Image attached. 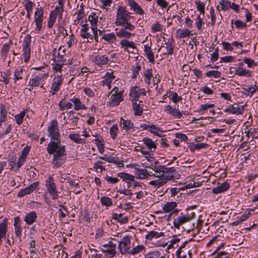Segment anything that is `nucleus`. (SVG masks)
<instances>
[{
	"label": "nucleus",
	"mask_w": 258,
	"mask_h": 258,
	"mask_svg": "<svg viewBox=\"0 0 258 258\" xmlns=\"http://www.w3.org/2000/svg\"><path fill=\"white\" fill-rule=\"evenodd\" d=\"M47 131L48 136L51 140L47 147V152L53 155L52 163L54 166L59 167L65 162L67 154L65 146L60 144V135L56 120H53L50 122Z\"/></svg>",
	"instance_id": "1"
},
{
	"label": "nucleus",
	"mask_w": 258,
	"mask_h": 258,
	"mask_svg": "<svg viewBox=\"0 0 258 258\" xmlns=\"http://www.w3.org/2000/svg\"><path fill=\"white\" fill-rule=\"evenodd\" d=\"M178 176L179 174H177L176 172L175 173L171 172V174L168 173V174H161V175H157V176H155L156 179L150 181L149 184L155 187H159L166 183L168 180L178 179Z\"/></svg>",
	"instance_id": "2"
},
{
	"label": "nucleus",
	"mask_w": 258,
	"mask_h": 258,
	"mask_svg": "<svg viewBox=\"0 0 258 258\" xmlns=\"http://www.w3.org/2000/svg\"><path fill=\"white\" fill-rule=\"evenodd\" d=\"M47 76V73H43L38 74L30 79L29 81V86H30V88H28L29 90L31 91L34 88L39 86H40L41 88H44L43 85L45 84Z\"/></svg>",
	"instance_id": "3"
},
{
	"label": "nucleus",
	"mask_w": 258,
	"mask_h": 258,
	"mask_svg": "<svg viewBox=\"0 0 258 258\" xmlns=\"http://www.w3.org/2000/svg\"><path fill=\"white\" fill-rule=\"evenodd\" d=\"M195 217L196 214L195 212L186 214L180 213L178 217L174 219L173 225L175 228L179 229L181 226L189 222L192 219H194Z\"/></svg>",
	"instance_id": "4"
},
{
	"label": "nucleus",
	"mask_w": 258,
	"mask_h": 258,
	"mask_svg": "<svg viewBox=\"0 0 258 258\" xmlns=\"http://www.w3.org/2000/svg\"><path fill=\"white\" fill-rule=\"evenodd\" d=\"M44 12L42 7L36 8L34 14V23L35 24V30L41 31L43 28V21L44 20Z\"/></svg>",
	"instance_id": "5"
},
{
	"label": "nucleus",
	"mask_w": 258,
	"mask_h": 258,
	"mask_svg": "<svg viewBox=\"0 0 258 258\" xmlns=\"http://www.w3.org/2000/svg\"><path fill=\"white\" fill-rule=\"evenodd\" d=\"M131 18L129 13L123 7L120 6L117 9L116 13V19L114 24L116 25L122 24L123 22L128 21Z\"/></svg>",
	"instance_id": "6"
},
{
	"label": "nucleus",
	"mask_w": 258,
	"mask_h": 258,
	"mask_svg": "<svg viewBox=\"0 0 258 258\" xmlns=\"http://www.w3.org/2000/svg\"><path fill=\"white\" fill-rule=\"evenodd\" d=\"M31 42V36L27 34L24 38L23 42V56L25 62H28L30 57V44Z\"/></svg>",
	"instance_id": "7"
},
{
	"label": "nucleus",
	"mask_w": 258,
	"mask_h": 258,
	"mask_svg": "<svg viewBox=\"0 0 258 258\" xmlns=\"http://www.w3.org/2000/svg\"><path fill=\"white\" fill-rule=\"evenodd\" d=\"M99 14L96 12H92L88 16V20L91 25V29L94 35V39L96 42L98 41L97 24L98 22Z\"/></svg>",
	"instance_id": "8"
},
{
	"label": "nucleus",
	"mask_w": 258,
	"mask_h": 258,
	"mask_svg": "<svg viewBox=\"0 0 258 258\" xmlns=\"http://www.w3.org/2000/svg\"><path fill=\"white\" fill-rule=\"evenodd\" d=\"M177 203L174 202H168L166 203L162 207V209L164 213L171 212L168 216V218L171 216L172 214H177L179 212V210L176 209Z\"/></svg>",
	"instance_id": "9"
},
{
	"label": "nucleus",
	"mask_w": 258,
	"mask_h": 258,
	"mask_svg": "<svg viewBox=\"0 0 258 258\" xmlns=\"http://www.w3.org/2000/svg\"><path fill=\"white\" fill-rule=\"evenodd\" d=\"M131 246V241L129 237L125 236L123 237L121 240L119 242L118 248L122 254H125L128 252V249Z\"/></svg>",
	"instance_id": "10"
},
{
	"label": "nucleus",
	"mask_w": 258,
	"mask_h": 258,
	"mask_svg": "<svg viewBox=\"0 0 258 258\" xmlns=\"http://www.w3.org/2000/svg\"><path fill=\"white\" fill-rule=\"evenodd\" d=\"M141 95L143 96L146 95V91L144 88L141 89L138 87H134L132 88L130 90V95L131 98H133L132 101L134 99L139 98Z\"/></svg>",
	"instance_id": "11"
},
{
	"label": "nucleus",
	"mask_w": 258,
	"mask_h": 258,
	"mask_svg": "<svg viewBox=\"0 0 258 258\" xmlns=\"http://www.w3.org/2000/svg\"><path fill=\"white\" fill-rule=\"evenodd\" d=\"M38 185V182H35L33 183L30 184L28 186L21 189L18 194V197H22L27 194L32 193L34 190H35Z\"/></svg>",
	"instance_id": "12"
},
{
	"label": "nucleus",
	"mask_w": 258,
	"mask_h": 258,
	"mask_svg": "<svg viewBox=\"0 0 258 258\" xmlns=\"http://www.w3.org/2000/svg\"><path fill=\"white\" fill-rule=\"evenodd\" d=\"M123 91L119 92L118 94H112L110 97L111 101L109 103V105L116 106L119 105L120 102L123 100L122 96Z\"/></svg>",
	"instance_id": "13"
},
{
	"label": "nucleus",
	"mask_w": 258,
	"mask_h": 258,
	"mask_svg": "<svg viewBox=\"0 0 258 258\" xmlns=\"http://www.w3.org/2000/svg\"><path fill=\"white\" fill-rule=\"evenodd\" d=\"M230 188V185L227 182H224L220 184L218 183V185L212 189V192L214 194H219L227 191Z\"/></svg>",
	"instance_id": "14"
},
{
	"label": "nucleus",
	"mask_w": 258,
	"mask_h": 258,
	"mask_svg": "<svg viewBox=\"0 0 258 258\" xmlns=\"http://www.w3.org/2000/svg\"><path fill=\"white\" fill-rule=\"evenodd\" d=\"M62 80L61 75H57L55 77L53 82L51 86V89L53 91L52 93L53 95L55 94L56 92L59 91Z\"/></svg>",
	"instance_id": "15"
},
{
	"label": "nucleus",
	"mask_w": 258,
	"mask_h": 258,
	"mask_svg": "<svg viewBox=\"0 0 258 258\" xmlns=\"http://www.w3.org/2000/svg\"><path fill=\"white\" fill-rule=\"evenodd\" d=\"M127 3L131 9L133 10L136 14L142 15L144 12L142 8L135 2V0H128Z\"/></svg>",
	"instance_id": "16"
},
{
	"label": "nucleus",
	"mask_w": 258,
	"mask_h": 258,
	"mask_svg": "<svg viewBox=\"0 0 258 258\" xmlns=\"http://www.w3.org/2000/svg\"><path fill=\"white\" fill-rule=\"evenodd\" d=\"M152 43L150 45L146 44L144 45V52L149 62L154 63V56L151 49Z\"/></svg>",
	"instance_id": "17"
},
{
	"label": "nucleus",
	"mask_w": 258,
	"mask_h": 258,
	"mask_svg": "<svg viewBox=\"0 0 258 258\" xmlns=\"http://www.w3.org/2000/svg\"><path fill=\"white\" fill-rule=\"evenodd\" d=\"M93 62L97 65L101 66L107 64L109 58L105 55H96L93 58Z\"/></svg>",
	"instance_id": "18"
},
{
	"label": "nucleus",
	"mask_w": 258,
	"mask_h": 258,
	"mask_svg": "<svg viewBox=\"0 0 258 258\" xmlns=\"http://www.w3.org/2000/svg\"><path fill=\"white\" fill-rule=\"evenodd\" d=\"M37 217L36 213L34 211H32L25 216L24 220L28 225H31L35 222Z\"/></svg>",
	"instance_id": "19"
},
{
	"label": "nucleus",
	"mask_w": 258,
	"mask_h": 258,
	"mask_svg": "<svg viewBox=\"0 0 258 258\" xmlns=\"http://www.w3.org/2000/svg\"><path fill=\"white\" fill-rule=\"evenodd\" d=\"M120 126L126 131L134 128V124L130 120H125L123 118H120Z\"/></svg>",
	"instance_id": "20"
},
{
	"label": "nucleus",
	"mask_w": 258,
	"mask_h": 258,
	"mask_svg": "<svg viewBox=\"0 0 258 258\" xmlns=\"http://www.w3.org/2000/svg\"><path fill=\"white\" fill-rule=\"evenodd\" d=\"M116 35L119 38H124L127 39L131 38L134 34H132L124 29L121 28L116 32Z\"/></svg>",
	"instance_id": "21"
},
{
	"label": "nucleus",
	"mask_w": 258,
	"mask_h": 258,
	"mask_svg": "<svg viewBox=\"0 0 258 258\" xmlns=\"http://www.w3.org/2000/svg\"><path fill=\"white\" fill-rule=\"evenodd\" d=\"M135 173L140 179H145L150 175H152L146 169L135 168Z\"/></svg>",
	"instance_id": "22"
},
{
	"label": "nucleus",
	"mask_w": 258,
	"mask_h": 258,
	"mask_svg": "<svg viewBox=\"0 0 258 258\" xmlns=\"http://www.w3.org/2000/svg\"><path fill=\"white\" fill-rule=\"evenodd\" d=\"M120 44L124 49L127 50L128 48L136 49V44L134 41H130L125 39H122L120 42Z\"/></svg>",
	"instance_id": "23"
},
{
	"label": "nucleus",
	"mask_w": 258,
	"mask_h": 258,
	"mask_svg": "<svg viewBox=\"0 0 258 258\" xmlns=\"http://www.w3.org/2000/svg\"><path fill=\"white\" fill-rule=\"evenodd\" d=\"M144 144L150 150L151 152L155 151L156 148V144L149 138H144L143 140Z\"/></svg>",
	"instance_id": "24"
},
{
	"label": "nucleus",
	"mask_w": 258,
	"mask_h": 258,
	"mask_svg": "<svg viewBox=\"0 0 258 258\" xmlns=\"http://www.w3.org/2000/svg\"><path fill=\"white\" fill-rule=\"evenodd\" d=\"M235 74L240 77H251V71L243 68H237Z\"/></svg>",
	"instance_id": "25"
},
{
	"label": "nucleus",
	"mask_w": 258,
	"mask_h": 258,
	"mask_svg": "<svg viewBox=\"0 0 258 258\" xmlns=\"http://www.w3.org/2000/svg\"><path fill=\"white\" fill-rule=\"evenodd\" d=\"M70 101L74 104V109L76 110L86 109V107L82 104L80 99L78 98L71 99Z\"/></svg>",
	"instance_id": "26"
},
{
	"label": "nucleus",
	"mask_w": 258,
	"mask_h": 258,
	"mask_svg": "<svg viewBox=\"0 0 258 258\" xmlns=\"http://www.w3.org/2000/svg\"><path fill=\"white\" fill-rule=\"evenodd\" d=\"M7 220L6 218L4 219L3 221L0 223V239L6 237L7 231Z\"/></svg>",
	"instance_id": "27"
},
{
	"label": "nucleus",
	"mask_w": 258,
	"mask_h": 258,
	"mask_svg": "<svg viewBox=\"0 0 258 258\" xmlns=\"http://www.w3.org/2000/svg\"><path fill=\"white\" fill-rule=\"evenodd\" d=\"M244 106L235 104L231 106V113L236 114H242Z\"/></svg>",
	"instance_id": "28"
},
{
	"label": "nucleus",
	"mask_w": 258,
	"mask_h": 258,
	"mask_svg": "<svg viewBox=\"0 0 258 258\" xmlns=\"http://www.w3.org/2000/svg\"><path fill=\"white\" fill-rule=\"evenodd\" d=\"M106 249H103L102 248L101 250L105 253H106V255L109 258H112L113 256H115L116 254V247L115 246H113V247H105Z\"/></svg>",
	"instance_id": "29"
},
{
	"label": "nucleus",
	"mask_w": 258,
	"mask_h": 258,
	"mask_svg": "<svg viewBox=\"0 0 258 258\" xmlns=\"http://www.w3.org/2000/svg\"><path fill=\"white\" fill-rule=\"evenodd\" d=\"M69 138L76 144H83L85 143V140L81 139L78 134H70L69 135Z\"/></svg>",
	"instance_id": "30"
},
{
	"label": "nucleus",
	"mask_w": 258,
	"mask_h": 258,
	"mask_svg": "<svg viewBox=\"0 0 258 258\" xmlns=\"http://www.w3.org/2000/svg\"><path fill=\"white\" fill-rule=\"evenodd\" d=\"M46 186L49 194L57 190L55 183L53 181L52 178H49V180L46 181Z\"/></svg>",
	"instance_id": "31"
},
{
	"label": "nucleus",
	"mask_w": 258,
	"mask_h": 258,
	"mask_svg": "<svg viewBox=\"0 0 258 258\" xmlns=\"http://www.w3.org/2000/svg\"><path fill=\"white\" fill-rule=\"evenodd\" d=\"M112 219L117 220L118 222L121 224H125L128 222L127 217H123L122 214H113L112 216Z\"/></svg>",
	"instance_id": "32"
},
{
	"label": "nucleus",
	"mask_w": 258,
	"mask_h": 258,
	"mask_svg": "<svg viewBox=\"0 0 258 258\" xmlns=\"http://www.w3.org/2000/svg\"><path fill=\"white\" fill-rule=\"evenodd\" d=\"M102 39H104L109 43H113L116 41V37L114 33H111L108 34H104L102 35Z\"/></svg>",
	"instance_id": "33"
},
{
	"label": "nucleus",
	"mask_w": 258,
	"mask_h": 258,
	"mask_svg": "<svg viewBox=\"0 0 258 258\" xmlns=\"http://www.w3.org/2000/svg\"><path fill=\"white\" fill-rule=\"evenodd\" d=\"M164 236L163 232H158L154 231H151L148 233L146 236V238L148 240H152L153 238H159Z\"/></svg>",
	"instance_id": "34"
},
{
	"label": "nucleus",
	"mask_w": 258,
	"mask_h": 258,
	"mask_svg": "<svg viewBox=\"0 0 258 258\" xmlns=\"http://www.w3.org/2000/svg\"><path fill=\"white\" fill-rule=\"evenodd\" d=\"M164 45L166 46H161L158 51H159L162 47H164L166 49V52L164 53V54L172 55L173 53L174 46L171 43L168 42L165 43Z\"/></svg>",
	"instance_id": "35"
},
{
	"label": "nucleus",
	"mask_w": 258,
	"mask_h": 258,
	"mask_svg": "<svg viewBox=\"0 0 258 258\" xmlns=\"http://www.w3.org/2000/svg\"><path fill=\"white\" fill-rule=\"evenodd\" d=\"M144 75L145 77V82L147 84L148 86L150 85L151 79L153 77L152 70L147 69L144 72Z\"/></svg>",
	"instance_id": "36"
},
{
	"label": "nucleus",
	"mask_w": 258,
	"mask_h": 258,
	"mask_svg": "<svg viewBox=\"0 0 258 258\" xmlns=\"http://www.w3.org/2000/svg\"><path fill=\"white\" fill-rule=\"evenodd\" d=\"M208 144L206 143H200L189 146V150L191 152H194L196 150H199L202 148H206L208 147Z\"/></svg>",
	"instance_id": "37"
},
{
	"label": "nucleus",
	"mask_w": 258,
	"mask_h": 258,
	"mask_svg": "<svg viewBox=\"0 0 258 258\" xmlns=\"http://www.w3.org/2000/svg\"><path fill=\"white\" fill-rule=\"evenodd\" d=\"M168 94L169 97L171 98L174 103H176L182 100V97L178 96L176 92L170 91Z\"/></svg>",
	"instance_id": "38"
},
{
	"label": "nucleus",
	"mask_w": 258,
	"mask_h": 258,
	"mask_svg": "<svg viewBox=\"0 0 258 258\" xmlns=\"http://www.w3.org/2000/svg\"><path fill=\"white\" fill-rule=\"evenodd\" d=\"M145 249V246L143 245H139L136 247H134L132 250L128 251V253L131 255H135L139 253L143 249Z\"/></svg>",
	"instance_id": "39"
},
{
	"label": "nucleus",
	"mask_w": 258,
	"mask_h": 258,
	"mask_svg": "<svg viewBox=\"0 0 258 258\" xmlns=\"http://www.w3.org/2000/svg\"><path fill=\"white\" fill-rule=\"evenodd\" d=\"M117 176L121 178L123 180L134 181L135 178L133 175L124 172L118 173Z\"/></svg>",
	"instance_id": "40"
},
{
	"label": "nucleus",
	"mask_w": 258,
	"mask_h": 258,
	"mask_svg": "<svg viewBox=\"0 0 258 258\" xmlns=\"http://www.w3.org/2000/svg\"><path fill=\"white\" fill-rule=\"evenodd\" d=\"M133 108L134 110L135 115H141L143 112V108L139 104L134 103L133 104Z\"/></svg>",
	"instance_id": "41"
},
{
	"label": "nucleus",
	"mask_w": 258,
	"mask_h": 258,
	"mask_svg": "<svg viewBox=\"0 0 258 258\" xmlns=\"http://www.w3.org/2000/svg\"><path fill=\"white\" fill-rule=\"evenodd\" d=\"M23 75V70L22 69L16 70L14 72V83H16L18 80L22 79Z\"/></svg>",
	"instance_id": "42"
},
{
	"label": "nucleus",
	"mask_w": 258,
	"mask_h": 258,
	"mask_svg": "<svg viewBox=\"0 0 258 258\" xmlns=\"http://www.w3.org/2000/svg\"><path fill=\"white\" fill-rule=\"evenodd\" d=\"M177 33L178 34L180 38H183L189 36L190 35L191 32L187 29L183 30L179 29L177 31Z\"/></svg>",
	"instance_id": "43"
},
{
	"label": "nucleus",
	"mask_w": 258,
	"mask_h": 258,
	"mask_svg": "<svg viewBox=\"0 0 258 258\" xmlns=\"http://www.w3.org/2000/svg\"><path fill=\"white\" fill-rule=\"evenodd\" d=\"M222 10L225 11L230 9L231 2L227 0H221L219 2Z\"/></svg>",
	"instance_id": "44"
},
{
	"label": "nucleus",
	"mask_w": 258,
	"mask_h": 258,
	"mask_svg": "<svg viewBox=\"0 0 258 258\" xmlns=\"http://www.w3.org/2000/svg\"><path fill=\"white\" fill-rule=\"evenodd\" d=\"M66 64L64 60H62L61 63L54 62V63L52 64V69L55 72L61 73L63 66Z\"/></svg>",
	"instance_id": "45"
},
{
	"label": "nucleus",
	"mask_w": 258,
	"mask_h": 258,
	"mask_svg": "<svg viewBox=\"0 0 258 258\" xmlns=\"http://www.w3.org/2000/svg\"><path fill=\"white\" fill-rule=\"evenodd\" d=\"M100 201L102 205L106 207H110L112 205L111 199L107 197H102Z\"/></svg>",
	"instance_id": "46"
},
{
	"label": "nucleus",
	"mask_w": 258,
	"mask_h": 258,
	"mask_svg": "<svg viewBox=\"0 0 258 258\" xmlns=\"http://www.w3.org/2000/svg\"><path fill=\"white\" fill-rule=\"evenodd\" d=\"M96 144L98 148V149L100 153H103L104 151V145L103 143V139L99 140V139H96Z\"/></svg>",
	"instance_id": "47"
},
{
	"label": "nucleus",
	"mask_w": 258,
	"mask_h": 258,
	"mask_svg": "<svg viewBox=\"0 0 258 258\" xmlns=\"http://www.w3.org/2000/svg\"><path fill=\"white\" fill-rule=\"evenodd\" d=\"M243 61L245 63L247 64V67L249 68H252L257 65V63L255 62L253 59L248 57H244Z\"/></svg>",
	"instance_id": "48"
},
{
	"label": "nucleus",
	"mask_w": 258,
	"mask_h": 258,
	"mask_svg": "<svg viewBox=\"0 0 258 258\" xmlns=\"http://www.w3.org/2000/svg\"><path fill=\"white\" fill-rule=\"evenodd\" d=\"M117 26H123L122 29L125 30H128L129 31H133L135 29V27L131 23H129L128 21L123 22L122 24H118Z\"/></svg>",
	"instance_id": "49"
},
{
	"label": "nucleus",
	"mask_w": 258,
	"mask_h": 258,
	"mask_svg": "<svg viewBox=\"0 0 258 258\" xmlns=\"http://www.w3.org/2000/svg\"><path fill=\"white\" fill-rule=\"evenodd\" d=\"M118 131V126L116 124H113L109 130L111 138L113 139H115L116 138V134Z\"/></svg>",
	"instance_id": "50"
},
{
	"label": "nucleus",
	"mask_w": 258,
	"mask_h": 258,
	"mask_svg": "<svg viewBox=\"0 0 258 258\" xmlns=\"http://www.w3.org/2000/svg\"><path fill=\"white\" fill-rule=\"evenodd\" d=\"M25 113L24 111H22L19 114L15 115V118L18 124L20 125L22 123Z\"/></svg>",
	"instance_id": "51"
},
{
	"label": "nucleus",
	"mask_w": 258,
	"mask_h": 258,
	"mask_svg": "<svg viewBox=\"0 0 258 258\" xmlns=\"http://www.w3.org/2000/svg\"><path fill=\"white\" fill-rule=\"evenodd\" d=\"M206 75L208 77H211L213 76L215 78H219L221 77V73L220 72L218 71H210L207 72L206 73Z\"/></svg>",
	"instance_id": "52"
},
{
	"label": "nucleus",
	"mask_w": 258,
	"mask_h": 258,
	"mask_svg": "<svg viewBox=\"0 0 258 258\" xmlns=\"http://www.w3.org/2000/svg\"><path fill=\"white\" fill-rule=\"evenodd\" d=\"M196 5L197 6V9L199 11L201 14L204 15L205 14V4L203 2H201L200 1H196Z\"/></svg>",
	"instance_id": "53"
},
{
	"label": "nucleus",
	"mask_w": 258,
	"mask_h": 258,
	"mask_svg": "<svg viewBox=\"0 0 258 258\" xmlns=\"http://www.w3.org/2000/svg\"><path fill=\"white\" fill-rule=\"evenodd\" d=\"M55 20H56V16L53 15L52 12H51L50 13L49 20H48V23H47V26L49 28H51L53 27L54 23L55 21Z\"/></svg>",
	"instance_id": "54"
},
{
	"label": "nucleus",
	"mask_w": 258,
	"mask_h": 258,
	"mask_svg": "<svg viewBox=\"0 0 258 258\" xmlns=\"http://www.w3.org/2000/svg\"><path fill=\"white\" fill-rule=\"evenodd\" d=\"M10 48V46L9 44H4L1 50V53L4 57L6 58L7 57V52L9 51Z\"/></svg>",
	"instance_id": "55"
},
{
	"label": "nucleus",
	"mask_w": 258,
	"mask_h": 258,
	"mask_svg": "<svg viewBox=\"0 0 258 258\" xmlns=\"http://www.w3.org/2000/svg\"><path fill=\"white\" fill-rule=\"evenodd\" d=\"M135 150L136 151H140L143 155H150L149 150H145V148L140 145L135 146Z\"/></svg>",
	"instance_id": "56"
},
{
	"label": "nucleus",
	"mask_w": 258,
	"mask_h": 258,
	"mask_svg": "<svg viewBox=\"0 0 258 258\" xmlns=\"http://www.w3.org/2000/svg\"><path fill=\"white\" fill-rule=\"evenodd\" d=\"M160 131L159 128L156 127L154 125H151V127H150V128L149 129V131L153 134L154 135L161 137L160 134L159 133L158 131Z\"/></svg>",
	"instance_id": "57"
},
{
	"label": "nucleus",
	"mask_w": 258,
	"mask_h": 258,
	"mask_svg": "<svg viewBox=\"0 0 258 258\" xmlns=\"http://www.w3.org/2000/svg\"><path fill=\"white\" fill-rule=\"evenodd\" d=\"M221 62H229L234 60L235 58L232 56H226L220 58Z\"/></svg>",
	"instance_id": "58"
},
{
	"label": "nucleus",
	"mask_w": 258,
	"mask_h": 258,
	"mask_svg": "<svg viewBox=\"0 0 258 258\" xmlns=\"http://www.w3.org/2000/svg\"><path fill=\"white\" fill-rule=\"evenodd\" d=\"M222 45L223 48L224 50H228V51H232L233 50V48L232 46V44H230L229 42H222Z\"/></svg>",
	"instance_id": "59"
},
{
	"label": "nucleus",
	"mask_w": 258,
	"mask_h": 258,
	"mask_svg": "<svg viewBox=\"0 0 258 258\" xmlns=\"http://www.w3.org/2000/svg\"><path fill=\"white\" fill-rule=\"evenodd\" d=\"M26 4L25 5V8L27 11L32 12L33 6L34 5L30 0H26Z\"/></svg>",
	"instance_id": "60"
},
{
	"label": "nucleus",
	"mask_w": 258,
	"mask_h": 258,
	"mask_svg": "<svg viewBox=\"0 0 258 258\" xmlns=\"http://www.w3.org/2000/svg\"><path fill=\"white\" fill-rule=\"evenodd\" d=\"M175 137L176 138L180 140L181 141L187 142L188 138L186 135L184 134L181 133H176L175 134Z\"/></svg>",
	"instance_id": "61"
},
{
	"label": "nucleus",
	"mask_w": 258,
	"mask_h": 258,
	"mask_svg": "<svg viewBox=\"0 0 258 258\" xmlns=\"http://www.w3.org/2000/svg\"><path fill=\"white\" fill-rule=\"evenodd\" d=\"M30 147L28 146H26L23 149L20 156L26 159L27 156L30 151Z\"/></svg>",
	"instance_id": "62"
},
{
	"label": "nucleus",
	"mask_w": 258,
	"mask_h": 258,
	"mask_svg": "<svg viewBox=\"0 0 258 258\" xmlns=\"http://www.w3.org/2000/svg\"><path fill=\"white\" fill-rule=\"evenodd\" d=\"M151 29L152 32H160L162 31V26L159 23H157L152 26Z\"/></svg>",
	"instance_id": "63"
},
{
	"label": "nucleus",
	"mask_w": 258,
	"mask_h": 258,
	"mask_svg": "<svg viewBox=\"0 0 258 258\" xmlns=\"http://www.w3.org/2000/svg\"><path fill=\"white\" fill-rule=\"evenodd\" d=\"M160 255V252L158 251L151 252L147 255L146 258H158Z\"/></svg>",
	"instance_id": "64"
}]
</instances>
